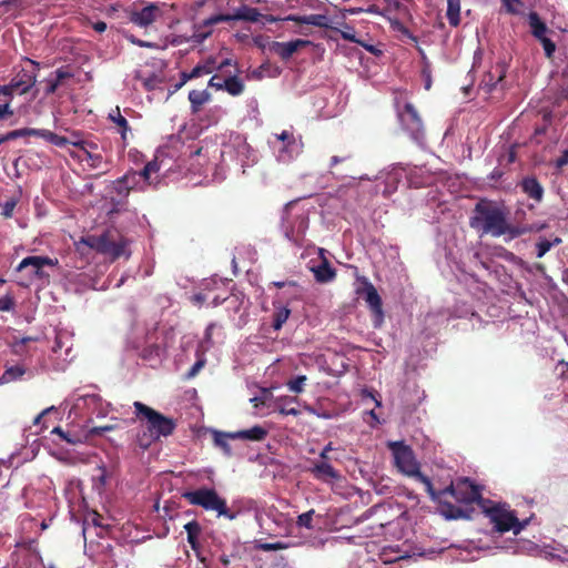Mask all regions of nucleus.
Wrapping results in <instances>:
<instances>
[{
  "label": "nucleus",
  "instance_id": "f257e3e1",
  "mask_svg": "<svg viewBox=\"0 0 568 568\" xmlns=\"http://www.w3.org/2000/svg\"><path fill=\"white\" fill-rule=\"evenodd\" d=\"M508 215L509 210L503 202L481 197L475 204L469 217V226L481 235L508 236L510 240L534 231L527 224L510 223Z\"/></svg>",
  "mask_w": 568,
  "mask_h": 568
},
{
  "label": "nucleus",
  "instance_id": "f03ea898",
  "mask_svg": "<svg viewBox=\"0 0 568 568\" xmlns=\"http://www.w3.org/2000/svg\"><path fill=\"white\" fill-rule=\"evenodd\" d=\"M135 420L141 429L136 433L134 443L142 450H148L152 444L162 437L166 438L176 429V419L168 417L142 402L133 403Z\"/></svg>",
  "mask_w": 568,
  "mask_h": 568
},
{
  "label": "nucleus",
  "instance_id": "7ed1b4c3",
  "mask_svg": "<svg viewBox=\"0 0 568 568\" xmlns=\"http://www.w3.org/2000/svg\"><path fill=\"white\" fill-rule=\"evenodd\" d=\"M433 500L438 501L447 509L445 516L449 519L466 518L467 515L464 509L456 507L446 501L447 496H452L457 503L470 505L476 503L480 508L484 504H491V500L485 499L481 496L480 488L475 485L469 478H459L450 483L444 489L436 490L433 487V494H428Z\"/></svg>",
  "mask_w": 568,
  "mask_h": 568
},
{
  "label": "nucleus",
  "instance_id": "20e7f679",
  "mask_svg": "<svg viewBox=\"0 0 568 568\" xmlns=\"http://www.w3.org/2000/svg\"><path fill=\"white\" fill-rule=\"evenodd\" d=\"M83 243L112 261L124 255L128 246L126 239L115 229L106 230L100 235H90L83 239Z\"/></svg>",
  "mask_w": 568,
  "mask_h": 568
},
{
  "label": "nucleus",
  "instance_id": "39448f33",
  "mask_svg": "<svg viewBox=\"0 0 568 568\" xmlns=\"http://www.w3.org/2000/svg\"><path fill=\"white\" fill-rule=\"evenodd\" d=\"M390 447L399 471L422 483L426 493L433 494V483L429 477L420 473L419 463L416 460L413 449L402 442H395Z\"/></svg>",
  "mask_w": 568,
  "mask_h": 568
},
{
  "label": "nucleus",
  "instance_id": "423d86ee",
  "mask_svg": "<svg viewBox=\"0 0 568 568\" xmlns=\"http://www.w3.org/2000/svg\"><path fill=\"white\" fill-rule=\"evenodd\" d=\"M182 498L194 506H200L205 510L216 511L219 516H223L230 520L235 519L236 515L232 513L217 491L213 488L202 487L196 490L182 493Z\"/></svg>",
  "mask_w": 568,
  "mask_h": 568
},
{
  "label": "nucleus",
  "instance_id": "0eeeda50",
  "mask_svg": "<svg viewBox=\"0 0 568 568\" xmlns=\"http://www.w3.org/2000/svg\"><path fill=\"white\" fill-rule=\"evenodd\" d=\"M486 517L494 524L496 531L503 534L513 530L515 535H518L527 525V521H520L514 511L508 510L505 505L484 504L481 507Z\"/></svg>",
  "mask_w": 568,
  "mask_h": 568
},
{
  "label": "nucleus",
  "instance_id": "6e6552de",
  "mask_svg": "<svg viewBox=\"0 0 568 568\" xmlns=\"http://www.w3.org/2000/svg\"><path fill=\"white\" fill-rule=\"evenodd\" d=\"M395 106L402 130L415 142H422L425 138V126L417 109L410 102H406L403 106L396 102Z\"/></svg>",
  "mask_w": 568,
  "mask_h": 568
},
{
  "label": "nucleus",
  "instance_id": "1a4fd4ad",
  "mask_svg": "<svg viewBox=\"0 0 568 568\" xmlns=\"http://www.w3.org/2000/svg\"><path fill=\"white\" fill-rule=\"evenodd\" d=\"M26 62L29 63L32 69L22 68L11 79L10 83L0 87V101L2 97L12 98L13 93L26 94L37 82V71L40 69V63L26 58Z\"/></svg>",
  "mask_w": 568,
  "mask_h": 568
},
{
  "label": "nucleus",
  "instance_id": "9d476101",
  "mask_svg": "<svg viewBox=\"0 0 568 568\" xmlns=\"http://www.w3.org/2000/svg\"><path fill=\"white\" fill-rule=\"evenodd\" d=\"M295 204L296 201H291L285 205L282 217L283 229L287 240L296 245H302L310 221L304 213L294 216V221H291V210Z\"/></svg>",
  "mask_w": 568,
  "mask_h": 568
},
{
  "label": "nucleus",
  "instance_id": "9b49d317",
  "mask_svg": "<svg viewBox=\"0 0 568 568\" xmlns=\"http://www.w3.org/2000/svg\"><path fill=\"white\" fill-rule=\"evenodd\" d=\"M59 264L58 258H51L49 256H40V255H30L24 257L19 265L17 266V271L21 272L27 268H31L30 277H36L38 280H49L50 274L44 271L45 266L54 267Z\"/></svg>",
  "mask_w": 568,
  "mask_h": 568
},
{
  "label": "nucleus",
  "instance_id": "f8f14e48",
  "mask_svg": "<svg viewBox=\"0 0 568 568\" xmlns=\"http://www.w3.org/2000/svg\"><path fill=\"white\" fill-rule=\"evenodd\" d=\"M163 7L164 4L160 6L158 3H149L141 10L133 11L130 20L141 28H146L163 16Z\"/></svg>",
  "mask_w": 568,
  "mask_h": 568
},
{
  "label": "nucleus",
  "instance_id": "ddd939ff",
  "mask_svg": "<svg viewBox=\"0 0 568 568\" xmlns=\"http://www.w3.org/2000/svg\"><path fill=\"white\" fill-rule=\"evenodd\" d=\"M310 40L296 39L288 42L273 41L270 45V50L277 54L282 60L286 61L300 49L310 45Z\"/></svg>",
  "mask_w": 568,
  "mask_h": 568
},
{
  "label": "nucleus",
  "instance_id": "4468645a",
  "mask_svg": "<svg viewBox=\"0 0 568 568\" xmlns=\"http://www.w3.org/2000/svg\"><path fill=\"white\" fill-rule=\"evenodd\" d=\"M357 280H361L364 284L366 297L365 301L368 304L372 312L377 316L378 321L383 320V302L382 298L375 288V286L365 277L358 276Z\"/></svg>",
  "mask_w": 568,
  "mask_h": 568
},
{
  "label": "nucleus",
  "instance_id": "2eb2a0df",
  "mask_svg": "<svg viewBox=\"0 0 568 568\" xmlns=\"http://www.w3.org/2000/svg\"><path fill=\"white\" fill-rule=\"evenodd\" d=\"M311 474L317 480L323 483H333L341 478V474L326 460H320L314 463L313 467L310 468Z\"/></svg>",
  "mask_w": 568,
  "mask_h": 568
},
{
  "label": "nucleus",
  "instance_id": "dca6fc26",
  "mask_svg": "<svg viewBox=\"0 0 568 568\" xmlns=\"http://www.w3.org/2000/svg\"><path fill=\"white\" fill-rule=\"evenodd\" d=\"M73 146L79 148L83 154L84 158L81 160H84L89 163V165L93 169H97L100 166V164L103 161V158L100 153H94L93 151L98 149V144L92 141H75L72 142Z\"/></svg>",
  "mask_w": 568,
  "mask_h": 568
},
{
  "label": "nucleus",
  "instance_id": "f3484780",
  "mask_svg": "<svg viewBox=\"0 0 568 568\" xmlns=\"http://www.w3.org/2000/svg\"><path fill=\"white\" fill-rule=\"evenodd\" d=\"M523 192L536 202H541L544 197V187L535 176H527L520 182Z\"/></svg>",
  "mask_w": 568,
  "mask_h": 568
},
{
  "label": "nucleus",
  "instance_id": "a211bd4d",
  "mask_svg": "<svg viewBox=\"0 0 568 568\" xmlns=\"http://www.w3.org/2000/svg\"><path fill=\"white\" fill-rule=\"evenodd\" d=\"M184 530L187 535V542L193 551L196 554L201 549L200 537L202 535L203 528L196 520H191L184 525Z\"/></svg>",
  "mask_w": 568,
  "mask_h": 568
},
{
  "label": "nucleus",
  "instance_id": "6ab92c4d",
  "mask_svg": "<svg viewBox=\"0 0 568 568\" xmlns=\"http://www.w3.org/2000/svg\"><path fill=\"white\" fill-rule=\"evenodd\" d=\"M230 436H231V439H245V440H253V442H262L266 438L267 430L264 427L256 425L250 429L232 433Z\"/></svg>",
  "mask_w": 568,
  "mask_h": 568
},
{
  "label": "nucleus",
  "instance_id": "aec40b11",
  "mask_svg": "<svg viewBox=\"0 0 568 568\" xmlns=\"http://www.w3.org/2000/svg\"><path fill=\"white\" fill-rule=\"evenodd\" d=\"M312 271L318 283H328L336 277V271L325 257L317 266L313 267Z\"/></svg>",
  "mask_w": 568,
  "mask_h": 568
},
{
  "label": "nucleus",
  "instance_id": "412c9836",
  "mask_svg": "<svg viewBox=\"0 0 568 568\" xmlns=\"http://www.w3.org/2000/svg\"><path fill=\"white\" fill-rule=\"evenodd\" d=\"M109 119L118 126L123 148H125L128 145V132L131 131L128 120L121 115L119 106L109 114Z\"/></svg>",
  "mask_w": 568,
  "mask_h": 568
},
{
  "label": "nucleus",
  "instance_id": "4be33fe9",
  "mask_svg": "<svg viewBox=\"0 0 568 568\" xmlns=\"http://www.w3.org/2000/svg\"><path fill=\"white\" fill-rule=\"evenodd\" d=\"M211 100V93L207 90H192L189 93V101L192 114H197L202 106Z\"/></svg>",
  "mask_w": 568,
  "mask_h": 568
},
{
  "label": "nucleus",
  "instance_id": "5701e85b",
  "mask_svg": "<svg viewBox=\"0 0 568 568\" xmlns=\"http://www.w3.org/2000/svg\"><path fill=\"white\" fill-rule=\"evenodd\" d=\"M295 403H297V397H292V396L278 397L274 402L275 410H277L282 415L298 416L301 414L300 409L292 406Z\"/></svg>",
  "mask_w": 568,
  "mask_h": 568
},
{
  "label": "nucleus",
  "instance_id": "b1692460",
  "mask_svg": "<svg viewBox=\"0 0 568 568\" xmlns=\"http://www.w3.org/2000/svg\"><path fill=\"white\" fill-rule=\"evenodd\" d=\"M136 185V172L131 171L118 179L114 183V189L119 195L126 196Z\"/></svg>",
  "mask_w": 568,
  "mask_h": 568
},
{
  "label": "nucleus",
  "instance_id": "393cba45",
  "mask_svg": "<svg viewBox=\"0 0 568 568\" xmlns=\"http://www.w3.org/2000/svg\"><path fill=\"white\" fill-rule=\"evenodd\" d=\"M262 13L253 7L241 6L233 14V20H241L247 22H257L261 20Z\"/></svg>",
  "mask_w": 568,
  "mask_h": 568
},
{
  "label": "nucleus",
  "instance_id": "a878e982",
  "mask_svg": "<svg viewBox=\"0 0 568 568\" xmlns=\"http://www.w3.org/2000/svg\"><path fill=\"white\" fill-rule=\"evenodd\" d=\"M448 22L452 27H458L460 23V0H447Z\"/></svg>",
  "mask_w": 568,
  "mask_h": 568
},
{
  "label": "nucleus",
  "instance_id": "bb28decb",
  "mask_svg": "<svg viewBox=\"0 0 568 568\" xmlns=\"http://www.w3.org/2000/svg\"><path fill=\"white\" fill-rule=\"evenodd\" d=\"M529 26L531 28V33L536 39L545 37L548 31L546 23L540 20L536 12L529 13Z\"/></svg>",
  "mask_w": 568,
  "mask_h": 568
},
{
  "label": "nucleus",
  "instance_id": "cd10ccee",
  "mask_svg": "<svg viewBox=\"0 0 568 568\" xmlns=\"http://www.w3.org/2000/svg\"><path fill=\"white\" fill-rule=\"evenodd\" d=\"M224 90L233 97L240 95L244 91V83L237 77H229L224 80Z\"/></svg>",
  "mask_w": 568,
  "mask_h": 568
},
{
  "label": "nucleus",
  "instance_id": "c85d7f7f",
  "mask_svg": "<svg viewBox=\"0 0 568 568\" xmlns=\"http://www.w3.org/2000/svg\"><path fill=\"white\" fill-rule=\"evenodd\" d=\"M291 310L283 306V307H276V311L273 315V328L278 331L282 328L283 324L287 321L290 317Z\"/></svg>",
  "mask_w": 568,
  "mask_h": 568
},
{
  "label": "nucleus",
  "instance_id": "c756f323",
  "mask_svg": "<svg viewBox=\"0 0 568 568\" xmlns=\"http://www.w3.org/2000/svg\"><path fill=\"white\" fill-rule=\"evenodd\" d=\"M305 24H311L318 28H327L328 27V18L325 14H310L305 16L304 19Z\"/></svg>",
  "mask_w": 568,
  "mask_h": 568
},
{
  "label": "nucleus",
  "instance_id": "7c9ffc66",
  "mask_svg": "<svg viewBox=\"0 0 568 568\" xmlns=\"http://www.w3.org/2000/svg\"><path fill=\"white\" fill-rule=\"evenodd\" d=\"M307 381V377L305 375H298L290 381H287L286 386L287 388L295 393L300 394L304 390L305 382Z\"/></svg>",
  "mask_w": 568,
  "mask_h": 568
},
{
  "label": "nucleus",
  "instance_id": "2f4dec72",
  "mask_svg": "<svg viewBox=\"0 0 568 568\" xmlns=\"http://www.w3.org/2000/svg\"><path fill=\"white\" fill-rule=\"evenodd\" d=\"M232 433H219L214 434V443L216 446L221 447L226 455H231V447L227 443V439L231 438Z\"/></svg>",
  "mask_w": 568,
  "mask_h": 568
},
{
  "label": "nucleus",
  "instance_id": "473e14b6",
  "mask_svg": "<svg viewBox=\"0 0 568 568\" xmlns=\"http://www.w3.org/2000/svg\"><path fill=\"white\" fill-rule=\"evenodd\" d=\"M26 369L22 366L16 365L7 368L6 372L3 373L2 378L6 382H10L22 377Z\"/></svg>",
  "mask_w": 568,
  "mask_h": 568
},
{
  "label": "nucleus",
  "instance_id": "72a5a7b5",
  "mask_svg": "<svg viewBox=\"0 0 568 568\" xmlns=\"http://www.w3.org/2000/svg\"><path fill=\"white\" fill-rule=\"evenodd\" d=\"M45 141L50 142L51 144H53L55 146H60V148H63L68 144L72 145V142H73V141H70V139H68L65 136H61L50 130L47 134Z\"/></svg>",
  "mask_w": 568,
  "mask_h": 568
},
{
  "label": "nucleus",
  "instance_id": "f704fd0d",
  "mask_svg": "<svg viewBox=\"0 0 568 568\" xmlns=\"http://www.w3.org/2000/svg\"><path fill=\"white\" fill-rule=\"evenodd\" d=\"M561 243V240L559 237H556L554 242H550L546 239L539 241L537 243V257H542L555 244Z\"/></svg>",
  "mask_w": 568,
  "mask_h": 568
},
{
  "label": "nucleus",
  "instance_id": "c9c22d12",
  "mask_svg": "<svg viewBox=\"0 0 568 568\" xmlns=\"http://www.w3.org/2000/svg\"><path fill=\"white\" fill-rule=\"evenodd\" d=\"M229 21H233L232 14L220 13V14H215V16H212V17L205 19L203 21V27H206L207 29H210L212 26H214L216 23L229 22Z\"/></svg>",
  "mask_w": 568,
  "mask_h": 568
},
{
  "label": "nucleus",
  "instance_id": "e433bc0d",
  "mask_svg": "<svg viewBox=\"0 0 568 568\" xmlns=\"http://www.w3.org/2000/svg\"><path fill=\"white\" fill-rule=\"evenodd\" d=\"M314 509H311L306 513H303L301 514L298 517H297V521L296 524L300 526V527H305L307 529H311L313 528V525H312V521H313V516H314Z\"/></svg>",
  "mask_w": 568,
  "mask_h": 568
},
{
  "label": "nucleus",
  "instance_id": "4c0bfd02",
  "mask_svg": "<svg viewBox=\"0 0 568 568\" xmlns=\"http://www.w3.org/2000/svg\"><path fill=\"white\" fill-rule=\"evenodd\" d=\"M212 34V30L207 29L206 27L199 26L196 30L194 31L192 39L196 43H202L206 38H209Z\"/></svg>",
  "mask_w": 568,
  "mask_h": 568
},
{
  "label": "nucleus",
  "instance_id": "58836bf2",
  "mask_svg": "<svg viewBox=\"0 0 568 568\" xmlns=\"http://www.w3.org/2000/svg\"><path fill=\"white\" fill-rule=\"evenodd\" d=\"M539 42L541 43L544 50H545V54L548 59L552 58L555 51H556V44L555 42L549 39L548 37H542V38H539L538 39Z\"/></svg>",
  "mask_w": 568,
  "mask_h": 568
},
{
  "label": "nucleus",
  "instance_id": "ea45409f",
  "mask_svg": "<svg viewBox=\"0 0 568 568\" xmlns=\"http://www.w3.org/2000/svg\"><path fill=\"white\" fill-rule=\"evenodd\" d=\"M341 37L349 42L359 43L355 36V29L352 26L344 24L343 30L339 31Z\"/></svg>",
  "mask_w": 568,
  "mask_h": 568
},
{
  "label": "nucleus",
  "instance_id": "a19ab883",
  "mask_svg": "<svg viewBox=\"0 0 568 568\" xmlns=\"http://www.w3.org/2000/svg\"><path fill=\"white\" fill-rule=\"evenodd\" d=\"M212 72V68L207 65H196L192 69L191 72H189V77H185L186 79H195L203 74H209Z\"/></svg>",
  "mask_w": 568,
  "mask_h": 568
},
{
  "label": "nucleus",
  "instance_id": "79ce46f5",
  "mask_svg": "<svg viewBox=\"0 0 568 568\" xmlns=\"http://www.w3.org/2000/svg\"><path fill=\"white\" fill-rule=\"evenodd\" d=\"M353 158L349 151L344 152L342 155H333L329 160V168H334L339 163L346 162Z\"/></svg>",
  "mask_w": 568,
  "mask_h": 568
},
{
  "label": "nucleus",
  "instance_id": "37998d69",
  "mask_svg": "<svg viewBox=\"0 0 568 568\" xmlns=\"http://www.w3.org/2000/svg\"><path fill=\"white\" fill-rule=\"evenodd\" d=\"M277 139L285 143V148H290L295 144V136L293 132L284 130L281 134L277 135Z\"/></svg>",
  "mask_w": 568,
  "mask_h": 568
},
{
  "label": "nucleus",
  "instance_id": "c03bdc74",
  "mask_svg": "<svg viewBox=\"0 0 568 568\" xmlns=\"http://www.w3.org/2000/svg\"><path fill=\"white\" fill-rule=\"evenodd\" d=\"M286 548V546L283 542H263L258 545V549L264 551H273V550H281Z\"/></svg>",
  "mask_w": 568,
  "mask_h": 568
},
{
  "label": "nucleus",
  "instance_id": "a18cd8bd",
  "mask_svg": "<svg viewBox=\"0 0 568 568\" xmlns=\"http://www.w3.org/2000/svg\"><path fill=\"white\" fill-rule=\"evenodd\" d=\"M45 94L47 95H50V94H53L55 93V91L58 90V88L61 85V83H59L54 78L50 77L45 80Z\"/></svg>",
  "mask_w": 568,
  "mask_h": 568
},
{
  "label": "nucleus",
  "instance_id": "49530a36",
  "mask_svg": "<svg viewBox=\"0 0 568 568\" xmlns=\"http://www.w3.org/2000/svg\"><path fill=\"white\" fill-rule=\"evenodd\" d=\"M14 306V300L10 295H6L0 298V311L9 312Z\"/></svg>",
  "mask_w": 568,
  "mask_h": 568
},
{
  "label": "nucleus",
  "instance_id": "de8ad7c7",
  "mask_svg": "<svg viewBox=\"0 0 568 568\" xmlns=\"http://www.w3.org/2000/svg\"><path fill=\"white\" fill-rule=\"evenodd\" d=\"M204 364H205L204 359L196 361L193 364V366L189 369V372L186 373V378L190 379V378L195 377L199 374V372L203 368Z\"/></svg>",
  "mask_w": 568,
  "mask_h": 568
},
{
  "label": "nucleus",
  "instance_id": "09e8293b",
  "mask_svg": "<svg viewBox=\"0 0 568 568\" xmlns=\"http://www.w3.org/2000/svg\"><path fill=\"white\" fill-rule=\"evenodd\" d=\"M73 77V73H71L70 71H68L65 68H59L55 72H54V79L59 82V83H63L64 80L67 79H70Z\"/></svg>",
  "mask_w": 568,
  "mask_h": 568
},
{
  "label": "nucleus",
  "instance_id": "8fccbe9b",
  "mask_svg": "<svg viewBox=\"0 0 568 568\" xmlns=\"http://www.w3.org/2000/svg\"><path fill=\"white\" fill-rule=\"evenodd\" d=\"M3 98H4V101L2 104H0V115H2L4 118V116L12 115L13 111L10 109V101L12 98H9V97H3Z\"/></svg>",
  "mask_w": 568,
  "mask_h": 568
},
{
  "label": "nucleus",
  "instance_id": "3c124183",
  "mask_svg": "<svg viewBox=\"0 0 568 568\" xmlns=\"http://www.w3.org/2000/svg\"><path fill=\"white\" fill-rule=\"evenodd\" d=\"M24 136H27V128L17 129V130L7 132V139L9 141H12V140H16L19 138H24Z\"/></svg>",
  "mask_w": 568,
  "mask_h": 568
},
{
  "label": "nucleus",
  "instance_id": "603ef678",
  "mask_svg": "<svg viewBox=\"0 0 568 568\" xmlns=\"http://www.w3.org/2000/svg\"><path fill=\"white\" fill-rule=\"evenodd\" d=\"M49 130L27 128V136H37L45 140Z\"/></svg>",
  "mask_w": 568,
  "mask_h": 568
},
{
  "label": "nucleus",
  "instance_id": "864d4df0",
  "mask_svg": "<svg viewBox=\"0 0 568 568\" xmlns=\"http://www.w3.org/2000/svg\"><path fill=\"white\" fill-rule=\"evenodd\" d=\"M0 7L7 9H20L22 7V0H3L0 2Z\"/></svg>",
  "mask_w": 568,
  "mask_h": 568
},
{
  "label": "nucleus",
  "instance_id": "5fc2aeb1",
  "mask_svg": "<svg viewBox=\"0 0 568 568\" xmlns=\"http://www.w3.org/2000/svg\"><path fill=\"white\" fill-rule=\"evenodd\" d=\"M14 207H16V202L14 201L6 202V204L3 206V212H2L3 216L4 217H11Z\"/></svg>",
  "mask_w": 568,
  "mask_h": 568
},
{
  "label": "nucleus",
  "instance_id": "6e6d98bb",
  "mask_svg": "<svg viewBox=\"0 0 568 568\" xmlns=\"http://www.w3.org/2000/svg\"><path fill=\"white\" fill-rule=\"evenodd\" d=\"M514 3L521 4L520 0H503V4L509 13H517V10L514 8Z\"/></svg>",
  "mask_w": 568,
  "mask_h": 568
},
{
  "label": "nucleus",
  "instance_id": "4d7b16f0",
  "mask_svg": "<svg viewBox=\"0 0 568 568\" xmlns=\"http://www.w3.org/2000/svg\"><path fill=\"white\" fill-rule=\"evenodd\" d=\"M568 164V150L564 151L562 154L556 160V168L562 169Z\"/></svg>",
  "mask_w": 568,
  "mask_h": 568
},
{
  "label": "nucleus",
  "instance_id": "13d9d810",
  "mask_svg": "<svg viewBox=\"0 0 568 568\" xmlns=\"http://www.w3.org/2000/svg\"><path fill=\"white\" fill-rule=\"evenodd\" d=\"M146 171H149L151 174L156 173L160 170V164L158 160H152L145 164Z\"/></svg>",
  "mask_w": 568,
  "mask_h": 568
},
{
  "label": "nucleus",
  "instance_id": "bf43d9fd",
  "mask_svg": "<svg viewBox=\"0 0 568 568\" xmlns=\"http://www.w3.org/2000/svg\"><path fill=\"white\" fill-rule=\"evenodd\" d=\"M52 433L58 434L61 438L67 440L68 443L74 444L75 440L69 437V434H67L61 427H55Z\"/></svg>",
  "mask_w": 568,
  "mask_h": 568
},
{
  "label": "nucleus",
  "instance_id": "052dcab7",
  "mask_svg": "<svg viewBox=\"0 0 568 568\" xmlns=\"http://www.w3.org/2000/svg\"><path fill=\"white\" fill-rule=\"evenodd\" d=\"M304 19H305V16H296V14H290L285 18H282L283 21H293L298 24H305Z\"/></svg>",
  "mask_w": 568,
  "mask_h": 568
},
{
  "label": "nucleus",
  "instance_id": "680f3d73",
  "mask_svg": "<svg viewBox=\"0 0 568 568\" xmlns=\"http://www.w3.org/2000/svg\"><path fill=\"white\" fill-rule=\"evenodd\" d=\"M215 326H216L215 323H211L207 325L205 333H204V341L206 343H211L213 329L215 328Z\"/></svg>",
  "mask_w": 568,
  "mask_h": 568
},
{
  "label": "nucleus",
  "instance_id": "e2e57ef3",
  "mask_svg": "<svg viewBox=\"0 0 568 568\" xmlns=\"http://www.w3.org/2000/svg\"><path fill=\"white\" fill-rule=\"evenodd\" d=\"M185 77H189V72H181L180 74V82H178L175 85H174V91H178L180 90L187 81H190L191 79H186Z\"/></svg>",
  "mask_w": 568,
  "mask_h": 568
},
{
  "label": "nucleus",
  "instance_id": "0e129e2a",
  "mask_svg": "<svg viewBox=\"0 0 568 568\" xmlns=\"http://www.w3.org/2000/svg\"><path fill=\"white\" fill-rule=\"evenodd\" d=\"M216 79H217V75H213L209 81V87L215 88L216 90L224 89V82L223 83L217 82Z\"/></svg>",
  "mask_w": 568,
  "mask_h": 568
},
{
  "label": "nucleus",
  "instance_id": "69168bd1",
  "mask_svg": "<svg viewBox=\"0 0 568 568\" xmlns=\"http://www.w3.org/2000/svg\"><path fill=\"white\" fill-rule=\"evenodd\" d=\"M131 41L132 43L141 47V48H154L155 45L151 42H148V41H143V40H140V39H135V38H131Z\"/></svg>",
  "mask_w": 568,
  "mask_h": 568
},
{
  "label": "nucleus",
  "instance_id": "338daca9",
  "mask_svg": "<svg viewBox=\"0 0 568 568\" xmlns=\"http://www.w3.org/2000/svg\"><path fill=\"white\" fill-rule=\"evenodd\" d=\"M92 28L94 31L102 33L106 30V23L104 21H97L92 23Z\"/></svg>",
  "mask_w": 568,
  "mask_h": 568
},
{
  "label": "nucleus",
  "instance_id": "774afa93",
  "mask_svg": "<svg viewBox=\"0 0 568 568\" xmlns=\"http://www.w3.org/2000/svg\"><path fill=\"white\" fill-rule=\"evenodd\" d=\"M332 450V443H328L323 450L320 454L321 460H327L328 459V453Z\"/></svg>",
  "mask_w": 568,
  "mask_h": 568
}]
</instances>
